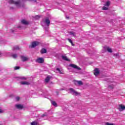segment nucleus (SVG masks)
<instances>
[{"label": "nucleus", "mask_w": 125, "mask_h": 125, "mask_svg": "<svg viewBox=\"0 0 125 125\" xmlns=\"http://www.w3.org/2000/svg\"><path fill=\"white\" fill-rule=\"evenodd\" d=\"M28 0L29 1H34V2H36L37 0ZM9 3L11 4H14L16 8H20L22 6L21 4V1L20 0H17L15 1L14 0H8Z\"/></svg>", "instance_id": "obj_1"}, {"label": "nucleus", "mask_w": 125, "mask_h": 125, "mask_svg": "<svg viewBox=\"0 0 125 125\" xmlns=\"http://www.w3.org/2000/svg\"><path fill=\"white\" fill-rule=\"evenodd\" d=\"M69 93L72 94V95H75V96H81V93L78 92L77 91H75L74 88H70L68 89Z\"/></svg>", "instance_id": "obj_2"}, {"label": "nucleus", "mask_w": 125, "mask_h": 125, "mask_svg": "<svg viewBox=\"0 0 125 125\" xmlns=\"http://www.w3.org/2000/svg\"><path fill=\"white\" fill-rule=\"evenodd\" d=\"M40 44V42H38L37 41H35L32 42L31 45L30 46V47L34 48L36 47V46H38Z\"/></svg>", "instance_id": "obj_3"}, {"label": "nucleus", "mask_w": 125, "mask_h": 125, "mask_svg": "<svg viewBox=\"0 0 125 125\" xmlns=\"http://www.w3.org/2000/svg\"><path fill=\"white\" fill-rule=\"evenodd\" d=\"M69 66L71 67L72 68H74V69H76L77 70H78L79 71H81V70H82V69L81 68H80L79 66H78L76 64H69Z\"/></svg>", "instance_id": "obj_4"}, {"label": "nucleus", "mask_w": 125, "mask_h": 125, "mask_svg": "<svg viewBox=\"0 0 125 125\" xmlns=\"http://www.w3.org/2000/svg\"><path fill=\"white\" fill-rule=\"evenodd\" d=\"M36 62L42 64L44 62V60L42 58H39L36 60Z\"/></svg>", "instance_id": "obj_5"}, {"label": "nucleus", "mask_w": 125, "mask_h": 125, "mask_svg": "<svg viewBox=\"0 0 125 125\" xmlns=\"http://www.w3.org/2000/svg\"><path fill=\"white\" fill-rule=\"evenodd\" d=\"M125 106L123 105V104H120L119 105V107H118V110L122 112L123 111H125Z\"/></svg>", "instance_id": "obj_6"}, {"label": "nucleus", "mask_w": 125, "mask_h": 125, "mask_svg": "<svg viewBox=\"0 0 125 125\" xmlns=\"http://www.w3.org/2000/svg\"><path fill=\"white\" fill-rule=\"evenodd\" d=\"M74 84L76 85L77 84H78V85H83V83L81 81H74Z\"/></svg>", "instance_id": "obj_7"}, {"label": "nucleus", "mask_w": 125, "mask_h": 125, "mask_svg": "<svg viewBox=\"0 0 125 125\" xmlns=\"http://www.w3.org/2000/svg\"><path fill=\"white\" fill-rule=\"evenodd\" d=\"M15 107L17 108V109H19V110H22V109L24 108L23 105L21 104H16Z\"/></svg>", "instance_id": "obj_8"}, {"label": "nucleus", "mask_w": 125, "mask_h": 125, "mask_svg": "<svg viewBox=\"0 0 125 125\" xmlns=\"http://www.w3.org/2000/svg\"><path fill=\"white\" fill-rule=\"evenodd\" d=\"M21 58L23 62H25V61H28V60H29V58L26 57L24 56H21Z\"/></svg>", "instance_id": "obj_9"}, {"label": "nucleus", "mask_w": 125, "mask_h": 125, "mask_svg": "<svg viewBox=\"0 0 125 125\" xmlns=\"http://www.w3.org/2000/svg\"><path fill=\"white\" fill-rule=\"evenodd\" d=\"M99 69L98 68H95L94 72L95 76H98V75H99Z\"/></svg>", "instance_id": "obj_10"}, {"label": "nucleus", "mask_w": 125, "mask_h": 125, "mask_svg": "<svg viewBox=\"0 0 125 125\" xmlns=\"http://www.w3.org/2000/svg\"><path fill=\"white\" fill-rule=\"evenodd\" d=\"M45 23L47 26H49V24H50V21L48 19V18H46L45 20Z\"/></svg>", "instance_id": "obj_11"}, {"label": "nucleus", "mask_w": 125, "mask_h": 125, "mask_svg": "<svg viewBox=\"0 0 125 125\" xmlns=\"http://www.w3.org/2000/svg\"><path fill=\"white\" fill-rule=\"evenodd\" d=\"M62 58L63 60H64L65 61H70V60H69L66 56L62 55Z\"/></svg>", "instance_id": "obj_12"}, {"label": "nucleus", "mask_w": 125, "mask_h": 125, "mask_svg": "<svg viewBox=\"0 0 125 125\" xmlns=\"http://www.w3.org/2000/svg\"><path fill=\"white\" fill-rule=\"evenodd\" d=\"M21 84H22L23 85H29V84H30V83L28 82H21Z\"/></svg>", "instance_id": "obj_13"}, {"label": "nucleus", "mask_w": 125, "mask_h": 125, "mask_svg": "<svg viewBox=\"0 0 125 125\" xmlns=\"http://www.w3.org/2000/svg\"><path fill=\"white\" fill-rule=\"evenodd\" d=\"M50 79H51V76H47V77L45 79V83H48V82H49V81H50Z\"/></svg>", "instance_id": "obj_14"}, {"label": "nucleus", "mask_w": 125, "mask_h": 125, "mask_svg": "<svg viewBox=\"0 0 125 125\" xmlns=\"http://www.w3.org/2000/svg\"><path fill=\"white\" fill-rule=\"evenodd\" d=\"M21 23H22V24H23V25H28V24H29V22L25 20H22L21 21Z\"/></svg>", "instance_id": "obj_15"}, {"label": "nucleus", "mask_w": 125, "mask_h": 125, "mask_svg": "<svg viewBox=\"0 0 125 125\" xmlns=\"http://www.w3.org/2000/svg\"><path fill=\"white\" fill-rule=\"evenodd\" d=\"M113 56L116 57V58H120V53H117L116 54H114Z\"/></svg>", "instance_id": "obj_16"}, {"label": "nucleus", "mask_w": 125, "mask_h": 125, "mask_svg": "<svg viewBox=\"0 0 125 125\" xmlns=\"http://www.w3.org/2000/svg\"><path fill=\"white\" fill-rule=\"evenodd\" d=\"M41 53L42 54H43V53H46V49H44V48H42V50H41Z\"/></svg>", "instance_id": "obj_17"}, {"label": "nucleus", "mask_w": 125, "mask_h": 125, "mask_svg": "<svg viewBox=\"0 0 125 125\" xmlns=\"http://www.w3.org/2000/svg\"><path fill=\"white\" fill-rule=\"evenodd\" d=\"M106 49L108 51V52H109L110 53H111V52H113V51H112V49H111V48L107 47H106Z\"/></svg>", "instance_id": "obj_18"}, {"label": "nucleus", "mask_w": 125, "mask_h": 125, "mask_svg": "<svg viewBox=\"0 0 125 125\" xmlns=\"http://www.w3.org/2000/svg\"><path fill=\"white\" fill-rule=\"evenodd\" d=\"M13 50H19V46H15L13 48Z\"/></svg>", "instance_id": "obj_19"}, {"label": "nucleus", "mask_w": 125, "mask_h": 125, "mask_svg": "<svg viewBox=\"0 0 125 125\" xmlns=\"http://www.w3.org/2000/svg\"><path fill=\"white\" fill-rule=\"evenodd\" d=\"M18 79H19L20 80H22L23 81H26V80H27V78L23 77H19Z\"/></svg>", "instance_id": "obj_20"}, {"label": "nucleus", "mask_w": 125, "mask_h": 125, "mask_svg": "<svg viewBox=\"0 0 125 125\" xmlns=\"http://www.w3.org/2000/svg\"><path fill=\"white\" fill-rule=\"evenodd\" d=\"M31 125H38V122L36 121H33L31 123Z\"/></svg>", "instance_id": "obj_21"}, {"label": "nucleus", "mask_w": 125, "mask_h": 125, "mask_svg": "<svg viewBox=\"0 0 125 125\" xmlns=\"http://www.w3.org/2000/svg\"><path fill=\"white\" fill-rule=\"evenodd\" d=\"M51 103L53 106H55V107H57V104H56V102L53 101Z\"/></svg>", "instance_id": "obj_22"}, {"label": "nucleus", "mask_w": 125, "mask_h": 125, "mask_svg": "<svg viewBox=\"0 0 125 125\" xmlns=\"http://www.w3.org/2000/svg\"><path fill=\"white\" fill-rule=\"evenodd\" d=\"M67 40H68V42H70V43H71V44L73 46H74V45H75V44H74V43H73V41H72V40H71L70 39H68Z\"/></svg>", "instance_id": "obj_23"}, {"label": "nucleus", "mask_w": 125, "mask_h": 125, "mask_svg": "<svg viewBox=\"0 0 125 125\" xmlns=\"http://www.w3.org/2000/svg\"><path fill=\"white\" fill-rule=\"evenodd\" d=\"M70 35H72L73 37H76V33L74 32H70Z\"/></svg>", "instance_id": "obj_24"}, {"label": "nucleus", "mask_w": 125, "mask_h": 125, "mask_svg": "<svg viewBox=\"0 0 125 125\" xmlns=\"http://www.w3.org/2000/svg\"><path fill=\"white\" fill-rule=\"evenodd\" d=\"M104 5H105L106 6H109V5H110V1L106 2Z\"/></svg>", "instance_id": "obj_25"}, {"label": "nucleus", "mask_w": 125, "mask_h": 125, "mask_svg": "<svg viewBox=\"0 0 125 125\" xmlns=\"http://www.w3.org/2000/svg\"><path fill=\"white\" fill-rule=\"evenodd\" d=\"M109 88H110V89H113L114 88V85H110L109 86Z\"/></svg>", "instance_id": "obj_26"}, {"label": "nucleus", "mask_w": 125, "mask_h": 125, "mask_svg": "<svg viewBox=\"0 0 125 125\" xmlns=\"http://www.w3.org/2000/svg\"><path fill=\"white\" fill-rule=\"evenodd\" d=\"M103 10H107L108 8H107V7L104 6V7H103Z\"/></svg>", "instance_id": "obj_27"}, {"label": "nucleus", "mask_w": 125, "mask_h": 125, "mask_svg": "<svg viewBox=\"0 0 125 125\" xmlns=\"http://www.w3.org/2000/svg\"><path fill=\"white\" fill-rule=\"evenodd\" d=\"M34 18H35V19H40V16L39 15L35 16Z\"/></svg>", "instance_id": "obj_28"}, {"label": "nucleus", "mask_w": 125, "mask_h": 125, "mask_svg": "<svg viewBox=\"0 0 125 125\" xmlns=\"http://www.w3.org/2000/svg\"><path fill=\"white\" fill-rule=\"evenodd\" d=\"M16 101H19V100H20V98L19 97H16Z\"/></svg>", "instance_id": "obj_29"}, {"label": "nucleus", "mask_w": 125, "mask_h": 125, "mask_svg": "<svg viewBox=\"0 0 125 125\" xmlns=\"http://www.w3.org/2000/svg\"><path fill=\"white\" fill-rule=\"evenodd\" d=\"M12 57L14 58H16L17 57V54H14L12 55Z\"/></svg>", "instance_id": "obj_30"}, {"label": "nucleus", "mask_w": 125, "mask_h": 125, "mask_svg": "<svg viewBox=\"0 0 125 125\" xmlns=\"http://www.w3.org/2000/svg\"><path fill=\"white\" fill-rule=\"evenodd\" d=\"M15 70H18V69H20V67L19 66H16L15 67Z\"/></svg>", "instance_id": "obj_31"}, {"label": "nucleus", "mask_w": 125, "mask_h": 125, "mask_svg": "<svg viewBox=\"0 0 125 125\" xmlns=\"http://www.w3.org/2000/svg\"><path fill=\"white\" fill-rule=\"evenodd\" d=\"M106 125H115L113 124H109V123H106Z\"/></svg>", "instance_id": "obj_32"}, {"label": "nucleus", "mask_w": 125, "mask_h": 125, "mask_svg": "<svg viewBox=\"0 0 125 125\" xmlns=\"http://www.w3.org/2000/svg\"><path fill=\"white\" fill-rule=\"evenodd\" d=\"M57 71H59V73H60V74H61V71H60V69L59 68H57Z\"/></svg>", "instance_id": "obj_33"}, {"label": "nucleus", "mask_w": 125, "mask_h": 125, "mask_svg": "<svg viewBox=\"0 0 125 125\" xmlns=\"http://www.w3.org/2000/svg\"><path fill=\"white\" fill-rule=\"evenodd\" d=\"M3 113V110H2L1 108H0V113Z\"/></svg>", "instance_id": "obj_34"}, {"label": "nucleus", "mask_w": 125, "mask_h": 125, "mask_svg": "<svg viewBox=\"0 0 125 125\" xmlns=\"http://www.w3.org/2000/svg\"><path fill=\"white\" fill-rule=\"evenodd\" d=\"M10 9H12V10H13V9H14V7H10Z\"/></svg>", "instance_id": "obj_35"}, {"label": "nucleus", "mask_w": 125, "mask_h": 125, "mask_svg": "<svg viewBox=\"0 0 125 125\" xmlns=\"http://www.w3.org/2000/svg\"><path fill=\"white\" fill-rule=\"evenodd\" d=\"M56 93L57 95H58V94H59L58 92L56 91Z\"/></svg>", "instance_id": "obj_36"}, {"label": "nucleus", "mask_w": 125, "mask_h": 125, "mask_svg": "<svg viewBox=\"0 0 125 125\" xmlns=\"http://www.w3.org/2000/svg\"><path fill=\"white\" fill-rule=\"evenodd\" d=\"M66 19H69V18H70V17H66Z\"/></svg>", "instance_id": "obj_37"}, {"label": "nucleus", "mask_w": 125, "mask_h": 125, "mask_svg": "<svg viewBox=\"0 0 125 125\" xmlns=\"http://www.w3.org/2000/svg\"><path fill=\"white\" fill-rule=\"evenodd\" d=\"M11 31L12 33H13V32H14V31H13V30H11Z\"/></svg>", "instance_id": "obj_38"}, {"label": "nucleus", "mask_w": 125, "mask_h": 125, "mask_svg": "<svg viewBox=\"0 0 125 125\" xmlns=\"http://www.w3.org/2000/svg\"><path fill=\"white\" fill-rule=\"evenodd\" d=\"M42 116H43V117H45V115L43 114V115H42Z\"/></svg>", "instance_id": "obj_39"}, {"label": "nucleus", "mask_w": 125, "mask_h": 125, "mask_svg": "<svg viewBox=\"0 0 125 125\" xmlns=\"http://www.w3.org/2000/svg\"><path fill=\"white\" fill-rule=\"evenodd\" d=\"M45 30H46V31H47V29H45Z\"/></svg>", "instance_id": "obj_40"}]
</instances>
